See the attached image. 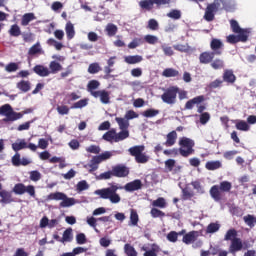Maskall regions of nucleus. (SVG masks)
Instances as JSON below:
<instances>
[{
    "instance_id": "1",
    "label": "nucleus",
    "mask_w": 256,
    "mask_h": 256,
    "mask_svg": "<svg viewBox=\"0 0 256 256\" xmlns=\"http://www.w3.org/2000/svg\"><path fill=\"white\" fill-rule=\"evenodd\" d=\"M178 145L180 146L179 149L173 148L164 150V155L167 157H177V155L180 154L181 157H189L195 153V149H193V147H195V141H193L191 138L181 137Z\"/></svg>"
},
{
    "instance_id": "2",
    "label": "nucleus",
    "mask_w": 256,
    "mask_h": 256,
    "mask_svg": "<svg viewBox=\"0 0 256 256\" xmlns=\"http://www.w3.org/2000/svg\"><path fill=\"white\" fill-rule=\"evenodd\" d=\"M119 189H123V187L117 184H110V187L98 189L94 193L100 199H109L110 203L117 204L121 203V196L117 193Z\"/></svg>"
},
{
    "instance_id": "3",
    "label": "nucleus",
    "mask_w": 256,
    "mask_h": 256,
    "mask_svg": "<svg viewBox=\"0 0 256 256\" xmlns=\"http://www.w3.org/2000/svg\"><path fill=\"white\" fill-rule=\"evenodd\" d=\"M237 235L235 228H232L229 229L224 236V241H231L228 253H231V255L234 256L237 255L239 251L243 250V240H241V238H237Z\"/></svg>"
},
{
    "instance_id": "4",
    "label": "nucleus",
    "mask_w": 256,
    "mask_h": 256,
    "mask_svg": "<svg viewBox=\"0 0 256 256\" xmlns=\"http://www.w3.org/2000/svg\"><path fill=\"white\" fill-rule=\"evenodd\" d=\"M231 189H233V184H231V182L222 181L219 185H213L210 188V197H212L216 203H219V201H222L223 197H225V193H229Z\"/></svg>"
},
{
    "instance_id": "5",
    "label": "nucleus",
    "mask_w": 256,
    "mask_h": 256,
    "mask_svg": "<svg viewBox=\"0 0 256 256\" xmlns=\"http://www.w3.org/2000/svg\"><path fill=\"white\" fill-rule=\"evenodd\" d=\"M48 201H61L60 207L66 208V207H73L75 205L76 201L75 198H69L67 194L63 192H54L50 193L47 196Z\"/></svg>"
},
{
    "instance_id": "6",
    "label": "nucleus",
    "mask_w": 256,
    "mask_h": 256,
    "mask_svg": "<svg viewBox=\"0 0 256 256\" xmlns=\"http://www.w3.org/2000/svg\"><path fill=\"white\" fill-rule=\"evenodd\" d=\"M0 115L6 117L3 119L5 123L9 121H18V119L23 118V113L15 112L13 107H11L9 104H4L0 107Z\"/></svg>"
},
{
    "instance_id": "7",
    "label": "nucleus",
    "mask_w": 256,
    "mask_h": 256,
    "mask_svg": "<svg viewBox=\"0 0 256 256\" xmlns=\"http://www.w3.org/2000/svg\"><path fill=\"white\" fill-rule=\"evenodd\" d=\"M179 93V88L177 86H170L164 90V93L161 95L163 103L166 105H175L177 103V95Z\"/></svg>"
},
{
    "instance_id": "8",
    "label": "nucleus",
    "mask_w": 256,
    "mask_h": 256,
    "mask_svg": "<svg viewBox=\"0 0 256 256\" xmlns=\"http://www.w3.org/2000/svg\"><path fill=\"white\" fill-rule=\"evenodd\" d=\"M12 191H13V193H15V195H25V193H28V195L30 197L35 198V196H36L35 186H33V185L26 186L23 183H17L14 185Z\"/></svg>"
},
{
    "instance_id": "9",
    "label": "nucleus",
    "mask_w": 256,
    "mask_h": 256,
    "mask_svg": "<svg viewBox=\"0 0 256 256\" xmlns=\"http://www.w3.org/2000/svg\"><path fill=\"white\" fill-rule=\"evenodd\" d=\"M216 11H219V4L217 3L208 4L204 14L205 21H208V22L214 21Z\"/></svg>"
},
{
    "instance_id": "10",
    "label": "nucleus",
    "mask_w": 256,
    "mask_h": 256,
    "mask_svg": "<svg viewBox=\"0 0 256 256\" xmlns=\"http://www.w3.org/2000/svg\"><path fill=\"white\" fill-rule=\"evenodd\" d=\"M225 48V44L223 41L217 38H213L210 42V49L214 55H223V49Z\"/></svg>"
},
{
    "instance_id": "11",
    "label": "nucleus",
    "mask_w": 256,
    "mask_h": 256,
    "mask_svg": "<svg viewBox=\"0 0 256 256\" xmlns=\"http://www.w3.org/2000/svg\"><path fill=\"white\" fill-rule=\"evenodd\" d=\"M227 43H230V45H236V43H247L249 41V36L246 34H230L226 37Z\"/></svg>"
},
{
    "instance_id": "12",
    "label": "nucleus",
    "mask_w": 256,
    "mask_h": 256,
    "mask_svg": "<svg viewBox=\"0 0 256 256\" xmlns=\"http://www.w3.org/2000/svg\"><path fill=\"white\" fill-rule=\"evenodd\" d=\"M92 97L99 98L103 105H109L111 103V92L107 90H98L92 93Z\"/></svg>"
},
{
    "instance_id": "13",
    "label": "nucleus",
    "mask_w": 256,
    "mask_h": 256,
    "mask_svg": "<svg viewBox=\"0 0 256 256\" xmlns=\"http://www.w3.org/2000/svg\"><path fill=\"white\" fill-rule=\"evenodd\" d=\"M112 173L114 177L124 178L129 175V168L123 164H118L112 167Z\"/></svg>"
},
{
    "instance_id": "14",
    "label": "nucleus",
    "mask_w": 256,
    "mask_h": 256,
    "mask_svg": "<svg viewBox=\"0 0 256 256\" xmlns=\"http://www.w3.org/2000/svg\"><path fill=\"white\" fill-rule=\"evenodd\" d=\"M215 53L212 51H204L199 55V63L200 65H211L213 63V59H215Z\"/></svg>"
},
{
    "instance_id": "15",
    "label": "nucleus",
    "mask_w": 256,
    "mask_h": 256,
    "mask_svg": "<svg viewBox=\"0 0 256 256\" xmlns=\"http://www.w3.org/2000/svg\"><path fill=\"white\" fill-rule=\"evenodd\" d=\"M142 187H143V183L141 182V180L136 179L132 182L127 183L124 186V189L128 193H133V191H139V189H142Z\"/></svg>"
},
{
    "instance_id": "16",
    "label": "nucleus",
    "mask_w": 256,
    "mask_h": 256,
    "mask_svg": "<svg viewBox=\"0 0 256 256\" xmlns=\"http://www.w3.org/2000/svg\"><path fill=\"white\" fill-rule=\"evenodd\" d=\"M197 237H199L198 231H190L183 236L182 241L185 245H191V243H195L197 241Z\"/></svg>"
},
{
    "instance_id": "17",
    "label": "nucleus",
    "mask_w": 256,
    "mask_h": 256,
    "mask_svg": "<svg viewBox=\"0 0 256 256\" xmlns=\"http://www.w3.org/2000/svg\"><path fill=\"white\" fill-rule=\"evenodd\" d=\"M203 101H205L204 95L196 96L186 102L185 109L191 110L193 107H195V105H200V103H203Z\"/></svg>"
},
{
    "instance_id": "18",
    "label": "nucleus",
    "mask_w": 256,
    "mask_h": 256,
    "mask_svg": "<svg viewBox=\"0 0 256 256\" xmlns=\"http://www.w3.org/2000/svg\"><path fill=\"white\" fill-rule=\"evenodd\" d=\"M0 203H5L6 205L9 203H13V194L7 190H3V186H0Z\"/></svg>"
},
{
    "instance_id": "19",
    "label": "nucleus",
    "mask_w": 256,
    "mask_h": 256,
    "mask_svg": "<svg viewBox=\"0 0 256 256\" xmlns=\"http://www.w3.org/2000/svg\"><path fill=\"white\" fill-rule=\"evenodd\" d=\"M230 26L232 29L233 33H237L239 35L244 34V35H248L249 36V29H243L241 28V26H239V22H237V20H231L230 21Z\"/></svg>"
},
{
    "instance_id": "20",
    "label": "nucleus",
    "mask_w": 256,
    "mask_h": 256,
    "mask_svg": "<svg viewBox=\"0 0 256 256\" xmlns=\"http://www.w3.org/2000/svg\"><path fill=\"white\" fill-rule=\"evenodd\" d=\"M177 143V131L173 130L166 135L165 147H173Z\"/></svg>"
},
{
    "instance_id": "21",
    "label": "nucleus",
    "mask_w": 256,
    "mask_h": 256,
    "mask_svg": "<svg viewBox=\"0 0 256 256\" xmlns=\"http://www.w3.org/2000/svg\"><path fill=\"white\" fill-rule=\"evenodd\" d=\"M33 71H34V73H36V75H39V77H49V75H51L49 68H47L41 64L34 66Z\"/></svg>"
},
{
    "instance_id": "22",
    "label": "nucleus",
    "mask_w": 256,
    "mask_h": 256,
    "mask_svg": "<svg viewBox=\"0 0 256 256\" xmlns=\"http://www.w3.org/2000/svg\"><path fill=\"white\" fill-rule=\"evenodd\" d=\"M222 78L225 83H229L230 85H233L237 81V76H235L233 70H225Z\"/></svg>"
},
{
    "instance_id": "23",
    "label": "nucleus",
    "mask_w": 256,
    "mask_h": 256,
    "mask_svg": "<svg viewBox=\"0 0 256 256\" xmlns=\"http://www.w3.org/2000/svg\"><path fill=\"white\" fill-rule=\"evenodd\" d=\"M16 87L21 93H29V91H31V82L28 80H21L16 84Z\"/></svg>"
},
{
    "instance_id": "24",
    "label": "nucleus",
    "mask_w": 256,
    "mask_h": 256,
    "mask_svg": "<svg viewBox=\"0 0 256 256\" xmlns=\"http://www.w3.org/2000/svg\"><path fill=\"white\" fill-rule=\"evenodd\" d=\"M213 3L218 5V9H224V11H229L233 8L232 0H214Z\"/></svg>"
},
{
    "instance_id": "25",
    "label": "nucleus",
    "mask_w": 256,
    "mask_h": 256,
    "mask_svg": "<svg viewBox=\"0 0 256 256\" xmlns=\"http://www.w3.org/2000/svg\"><path fill=\"white\" fill-rule=\"evenodd\" d=\"M128 225L130 227H137V225H139V214L137 213V210L130 209V221Z\"/></svg>"
},
{
    "instance_id": "26",
    "label": "nucleus",
    "mask_w": 256,
    "mask_h": 256,
    "mask_svg": "<svg viewBox=\"0 0 256 256\" xmlns=\"http://www.w3.org/2000/svg\"><path fill=\"white\" fill-rule=\"evenodd\" d=\"M41 54H43V49L41 48V43L39 42L32 45L28 50V55H30V57H35V55H41Z\"/></svg>"
},
{
    "instance_id": "27",
    "label": "nucleus",
    "mask_w": 256,
    "mask_h": 256,
    "mask_svg": "<svg viewBox=\"0 0 256 256\" xmlns=\"http://www.w3.org/2000/svg\"><path fill=\"white\" fill-rule=\"evenodd\" d=\"M65 32L68 41H71V39L75 37V26L73 25V23H71V21L66 23Z\"/></svg>"
},
{
    "instance_id": "28",
    "label": "nucleus",
    "mask_w": 256,
    "mask_h": 256,
    "mask_svg": "<svg viewBox=\"0 0 256 256\" xmlns=\"http://www.w3.org/2000/svg\"><path fill=\"white\" fill-rule=\"evenodd\" d=\"M155 6V0H141L139 2V7L143 9V11H153V7Z\"/></svg>"
},
{
    "instance_id": "29",
    "label": "nucleus",
    "mask_w": 256,
    "mask_h": 256,
    "mask_svg": "<svg viewBox=\"0 0 256 256\" xmlns=\"http://www.w3.org/2000/svg\"><path fill=\"white\" fill-rule=\"evenodd\" d=\"M221 167H223V164L221 163V161L216 160V161H208L205 164V168L208 171H217V169H221Z\"/></svg>"
},
{
    "instance_id": "30",
    "label": "nucleus",
    "mask_w": 256,
    "mask_h": 256,
    "mask_svg": "<svg viewBox=\"0 0 256 256\" xmlns=\"http://www.w3.org/2000/svg\"><path fill=\"white\" fill-rule=\"evenodd\" d=\"M35 19H37V17L34 13H25L21 19L22 27H27V25H29L31 21H35Z\"/></svg>"
},
{
    "instance_id": "31",
    "label": "nucleus",
    "mask_w": 256,
    "mask_h": 256,
    "mask_svg": "<svg viewBox=\"0 0 256 256\" xmlns=\"http://www.w3.org/2000/svg\"><path fill=\"white\" fill-rule=\"evenodd\" d=\"M129 153L132 157H135V159L137 157H139L140 154L143 153V151H145V146L144 145H138V146H134L129 148Z\"/></svg>"
},
{
    "instance_id": "32",
    "label": "nucleus",
    "mask_w": 256,
    "mask_h": 256,
    "mask_svg": "<svg viewBox=\"0 0 256 256\" xmlns=\"http://www.w3.org/2000/svg\"><path fill=\"white\" fill-rule=\"evenodd\" d=\"M210 67H212V69L215 71L225 69V61L221 58L213 59L212 62H210Z\"/></svg>"
},
{
    "instance_id": "33",
    "label": "nucleus",
    "mask_w": 256,
    "mask_h": 256,
    "mask_svg": "<svg viewBox=\"0 0 256 256\" xmlns=\"http://www.w3.org/2000/svg\"><path fill=\"white\" fill-rule=\"evenodd\" d=\"M124 61L125 63H128V65H137V63H141V61H143V56H140V55L126 56Z\"/></svg>"
},
{
    "instance_id": "34",
    "label": "nucleus",
    "mask_w": 256,
    "mask_h": 256,
    "mask_svg": "<svg viewBox=\"0 0 256 256\" xmlns=\"http://www.w3.org/2000/svg\"><path fill=\"white\" fill-rule=\"evenodd\" d=\"M61 243H71L73 241V229L68 228L63 232V236L61 238Z\"/></svg>"
},
{
    "instance_id": "35",
    "label": "nucleus",
    "mask_w": 256,
    "mask_h": 256,
    "mask_svg": "<svg viewBox=\"0 0 256 256\" xmlns=\"http://www.w3.org/2000/svg\"><path fill=\"white\" fill-rule=\"evenodd\" d=\"M49 69L50 74L52 73L55 75L56 73H59V71H63V66L57 61H51L49 64Z\"/></svg>"
},
{
    "instance_id": "36",
    "label": "nucleus",
    "mask_w": 256,
    "mask_h": 256,
    "mask_svg": "<svg viewBox=\"0 0 256 256\" xmlns=\"http://www.w3.org/2000/svg\"><path fill=\"white\" fill-rule=\"evenodd\" d=\"M195 197V192L191 188L182 189V201H191Z\"/></svg>"
},
{
    "instance_id": "37",
    "label": "nucleus",
    "mask_w": 256,
    "mask_h": 256,
    "mask_svg": "<svg viewBox=\"0 0 256 256\" xmlns=\"http://www.w3.org/2000/svg\"><path fill=\"white\" fill-rule=\"evenodd\" d=\"M115 137H117L115 129L109 130L102 136L104 141H108V143H113V141L115 142Z\"/></svg>"
},
{
    "instance_id": "38",
    "label": "nucleus",
    "mask_w": 256,
    "mask_h": 256,
    "mask_svg": "<svg viewBox=\"0 0 256 256\" xmlns=\"http://www.w3.org/2000/svg\"><path fill=\"white\" fill-rule=\"evenodd\" d=\"M12 149L17 153V151H21L22 149H27V142L25 139L19 140V142H15L12 144Z\"/></svg>"
},
{
    "instance_id": "39",
    "label": "nucleus",
    "mask_w": 256,
    "mask_h": 256,
    "mask_svg": "<svg viewBox=\"0 0 256 256\" xmlns=\"http://www.w3.org/2000/svg\"><path fill=\"white\" fill-rule=\"evenodd\" d=\"M159 113H161L159 110L150 108L142 112V116L146 117V119H151L153 117H157Z\"/></svg>"
},
{
    "instance_id": "40",
    "label": "nucleus",
    "mask_w": 256,
    "mask_h": 256,
    "mask_svg": "<svg viewBox=\"0 0 256 256\" xmlns=\"http://www.w3.org/2000/svg\"><path fill=\"white\" fill-rule=\"evenodd\" d=\"M163 77H179V71L175 70V68H166L164 69V71L162 72Z\"/></svg>"
},
{
    "instance_id": "41",
    "label": "nucleus",
    "mask_w": 256,
    "mask_h": 256,
    "mask_svg": "<svg viewBox=\"0 0 256 256\" xmlns=\"http://www.w3.org/2000/svg\"><path fill=\"white\" fill-rule=\"evenodd\" d=\"M243 221H244V223H246V225L248 227H250V229H253V227H255V223H256L255 216H253L251 214H248V215L243 217Z\"/></svg>"
},
{
    "instance_id": "42",
    "label": "nucleus",
    "mask_w": 256,
    "mask_h": 256,
    "mask_svg": "<svg viewBox=\"0 0 256 256\" xmlns=\"http://www.w3.org/2000/svg\"><path fill=\"white\" fill-rule=\"evenodd\" d=\"M99 81L97 80H91L88 82V85H87V89L90 93V95H93V93H97V91H95V89H99Z\"/></svg>"
},
{
    "instance_id": "43",
    "label": "nucleus",
    "mask_w": 256,
    "mask_h": 256,
    "mask_svg": "<svg viewBox=\"0 0 256 256\" xmlns=\"http://www.w3.org/2000/svg\"><path fill=\"white\" fill-rule=\"evenodd\" d=\"M116 123H118L119 125V129H121V131L129 129V121L125 120V118H120V117H116L115 118Z\"/></svg>"
},
{
    "instance_id": "44",
    "label": "nucleus",
    "mask_w": 256,
    "mask_h": 256,
    "mask_svg": "<svg viewBox=\"0 0 256 256\" xmlns=\"http://www.w3.org/2000/svg\"><path fill=\"white\" fill-rule=\"evenodd\" d=\"M143 41H145V43H148V45H157V43H159V38L155 35H145Z\"/></svg>"
},
{
    "instance_id": "45",
    "label": "nucleus",
    "mask_w": 256,
    "mask_h": 256,
    "mask_svg": "<svg viewBox=\"0 0 256 256\" xmlns=\"http://www.w3.org/2000/svg\"><path fill=\"white\" fill-rule=\"evenodd\" d=\"M8 33L11 37H19L21 35V28L19 27V25L13 24L10 27Z\"/></svg>"
},
{
    "instance_id": "46",
    "label": "nucleus",
    "mask_w": 256,
    "mask_h": 256,
    "mask_svg": "<svg viewBox=\"0 0 256 256\" xmlns=\"http://www.w3.org/2000/svg\"><path fill=\"white\" fill-rule=\"evenodd\" d=\"M129 137V130H122L118 134L116 133L115 143H119V141H125Z\"/></svg>"
},
{
    "instance_id": "47",
    "label": "nucleus",
    "mask_w": 256,
    "mask_h": 256,
    "mask_svg": "<svg viewBox=\"0 0 256 256\" xmlns=\"http://www.w3.org/2000/svg\"><path fill=\"white\" fill-rule=\"evenodd\" d=\"M143 43H145V41L143 40V38H134V39L128 44V48H129V49H137V47L143 45Z\"/></svg>"
},
{
    "instance_id": "48",
    "label": "nucleus",
    "mask_w": 256,
    "mask_h": 256,
    "mask_svg": "<svg viewBox=\"0 0 256 256\" xmlns=\"http://www.w3.org/2000/svg\"><path fill=\"white\" fill-rule=\"evenodd\" d=\"M124 253L127 256H137V250L131 244L124 245Z\"/></svg>"
},
{
    "instance_id": "49",
    "label": "nucleus",
    "mask_w": 256,
    "mask_h": 256,
    "mask_svg": "<svg viewBox=\"0 0 256 256\" xmlns=\"http://www.w3.org/2000/svg\"><path fill=\"white\" fill-rule=\"evenodd\" d=\"M152 205L153 207H159L160 209H165V207H167V202L165 201V198L159 197L158 199L152 202Z\"/></svg>"
},
{
    "instance_id": "50",
    "label": "nucleus",
    "mask_w": 256,
    "mask_h": 256,
    "mask_svg": "<svg viewBox=\"0 0 256 256\" xmlns=\"http://www.w3.org/2000/svg\"><path fill=\"white\" fill-rule=\"evenodd\" d=\"M161 49H162L164 55H166V57H173V55H175V52L173 51V47H171L167 44H162Z\"/></svg>"
},
{
    "instance_id": "51",
    "label": "nucleus",
    "mask_w": 256,
    "mask_h": 256,
    "mask_svg": "<svg viewBox=\"0 0 256 256\" xmlns=\"http://www.w3.org/2000/svg\"><path fill=\"white\" fill-rule=\"evenodd\" d=\"M221 229V225L219 223H210L206 228V233H217Z\"/></svg>"
},
{
    "instance_id": "52",
    "label": "nucleus",
    "mask_w": 256,
    "mask_h": 256,
    "mask_svg": "<svg viewBox=\"0 0 256 256\" xmlns=\"http://www.w3.org/2000/svg\"><path fill=\"white\" fill-rule=\"evenodd\" d=\"M88 100L87 99H81L77 102H75L70 109H83V107H87Z\"/></svg>"
},
{
    "instance_id": "53",
    "label": "nucleus",
    "mask_w": 256,
    "mask_h": 256,
    "mask_svg": "<svg viewBox=\"0 0 256 256\" xmlns=\"http://www.w3.org/2000/svg\"><path fill=\"white\" fill-rule=\"evenodd\" d=\"M236 129L238 131H249V124L244 120H239L236 123Z\"/></svg>"
},
{
    "instance_id": "54",
    "label": "nucleus",
    "mask_w": 256,
    "mask_h": 256,
    "mask_svg": "<svg viewBox=\"0 0 256 256\" xmlns=\"http://www.w3.org/2000/svg\"><path fill=\"white\" fill-rule=\"evenodd\" d=\"M18 70H19V64L15 62H11L5 66V71H7V73H15V71H18Z\"/></svg>"
},
{
    "instance_id": "55",
    "label": "nucleus",
    "mask_w": 256,
    "mask_h": 256,
    "mask_svg": "<svg viewBox=\"0 0 256 256\" xmlns=\"http://www.w3.org/2000/svg\"><path fill=\"white\" fill-rule=\"evenodd\" d=\"M29 175L30 181H34L35 183H37V181H41V172L33 170L29 173Z\"/></svg>"
},
{
    "instance_id": "56",
    "label": "nucleus",
    "mask_w": 256,
    "mask_h": 256,
    "mask_svg": "<svg viewBox=\"0 0 256 256\" xmlns=\"http://www.w3.org/2000/svg\"><path fill=\"white\" fill-rule=\"evenodd\" d=\"M101 71V66L98 63H92L88 67V73L91 75H95V73H99Z\"/></svg>"
},
{
    "instance_id": "57",
    "label": "nucleus",
    "mask_w": 256,
    "mask_h": 256,
    "mask_svg": "<svg viewBox=\"0 0 256 256\" xmlns=\"http://www.w3.org/2000/svg\"><path fill=\"white\" fill-rule=\"evenodd\" d=\"M106 31L109 37H114V35H117V26L115 24H108Z\"/></svg>"
},
{
    "instance_id": "58",
    "label": "nucleus",
    "mask_w": 256,
    "mask_h": 256,
    "mask_svg": "<svg viewBox=\"0 0 256 256\" xmlns=\"http://www.w3.org/2000/svg\"><path fill=\"white\" fill-rule=\"evenodd\" d=\"M191 185L200 195H203L205 193V189L203 188V186H201V182L193 181L191 182Z\"/></svg>"
},
{
    "instance_id": "59",
    "label": "nucleus",
    "mask_w": 256,
    "mask_h": 256,
    "mask_svg": "<svg viewBox=\"0 0 256 256\" xmlns=\"http://www.w3.org/2000/svg\"><path fill=\"white\" fill-rule=\"evenodd\" d=\"M111 177H114L113 170L101 173L99 176H97V179L99 181H107V179H111Z\"/></svg>"
},
{
    "instance_id": "60",
    "label": "nucleus",
    "mask_w": 256,
    "mask_h": 256,
    "mask_svg": "<svg viewBox=\"0 0 256 256\" xmlns=\"http://www.w3.org/2000/svg\"><path fill=\"white\" fill-rule=\"evenodd\" d=\"M56 111L59 115H69L70 108L67 105L57 106Z\"/></svg>"
},
{
    "instance_id": "61",
    "label": "nucleus",
    "mask_w": 256,
    "mask_h": 256,
    "mask_svg": "<svg viewBox=\"0 0 256 256\" xmlns=\"http://www.w3.org/2000/svg\"><path fill=\"white\" fill-rule=\"evenodd\" d=\"M150 215L154 219H157V217H165V212H163L157 208H152L150 211Z\"/></svg>"
},
{
    "instance_id": "62",
    "label": "nucleus",
    "mask_w": 256,
    "mask_h": 256,
    "mask_svg": "<svg viewBox=\"0 0 256 256\" xmlns=\"http://www.w3.org/2000/svg\"><path fill=\"white\" fill-rule=\"evenodd\" d=\"M167 239L170 241V243H177V239H179V233L176 231H170L167 234Z\"/></svg>"
},
{
    "instance_id": "63",
    "label": "nucleus",
    "mask_w": 256,
    "mask_h": 256,
    "mask_svg": "<svg viewBox=\"0 0 256 256\" xmlns=\"http://www.w3.org/2000/svg\"><path fill=\"white\" fill-rule=\"evenodd\" d=\"M167 17H169L170 19L179 20V19H181V11L180 10H171L167 14Z\"/></svg>"
},
{
    "instance_id": "64",
    "label": "nucleus",
    "mask_w": 256,
    "mask_h": 256,
    "mask_svg": "<svg viewBox=\"0 0 256 256\" xmlns=\"http://www.w3.org/2000/svg\"><path fill=\"white\" fill-rule=\"evenodd\" d=\"M136 163H147L149 156L143 154V152L135 158Z\"/></svg>"
}]
</instances>
